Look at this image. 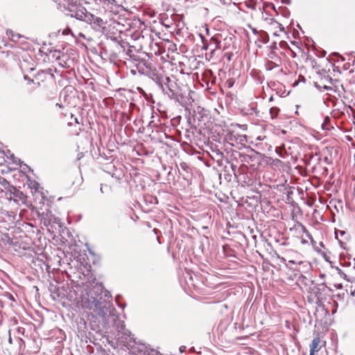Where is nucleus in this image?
<instances>
[{"instance_id": "f257e3e1", "label": "nucleus", "mask_w": 355, "mask_h": 355, "mask_svg": "<svg viewBox=\"0 0 355 355\" xmlns=\"http://www.w3.org/2000/svg\"><path fill=\"white\" fill-rule=\"evenodd\" d=\"M76 304L78 307L93 311L97 313L106 325L110 322L117 329L118 339L121 343L134 340L131 332L125 329L124 322L116 315V309L112 303V295L104 289L101 284L95 279L82 282L76 286Z\"/></svg>"}, {"instance_id": "f03ea898", "label": "nucleus", "mask_w": 355, "mask_h": 355, "mask_svg": "<svg viewBox=\"0 0 355 355\" xmlns=\"http://www.w3.org/2000/svg\"><path fill=\"white\" fill-rule=\"evenodd\" d=\"M85 23L89 24L96 32L104 33L106 31L107 21L94 14L87 15Z\"/></svg>"}, {"instance_id": "7ed1b4c3", "label": "nucleus", "mask_w": 355, "mask_h": 355, "mask_svg": "<svg viewBox=\"0 0 355 355\" xmlns=\"http://www.w3.org/2000/svg\"><path fill=\"white\" fill-rule=\"evenodd\" d=\"M133 349L136 355H162L156 349L142 343L137 344Z\"/></svg>"}, {"instance_id": "20e7f679", "label": "nucleus", "mask_w": 355, "mask_h": 355, "mask_svg": "<svg viewBox=\"0 0 355 355\" xmlns=\"http://www.w3.org/2000/svg\"><path fill=\"white\" fill-rule=\"evenodd\" d=\"M69 15L71 17H74L78 20L86 21V19L87 18V15H89L90 12H87L86 8L84 7H79L76 8H71L69 10Z\"/></svg>"}, {"instance_id": "39448f33", "label": "nucleus", "mask_w": 355, "mask_h": 355, "mask_svg": "<svg viewBox=\"0 0 355 355\" xmlns=\"http://www.w3.org/2000/svg\"><path fill=\"white\" fill-rule=\"evenodd\" d=\"M9 191H10V195H11V196L10 197V199L12 198H15V201H17V202L20 201L21 202H25L26 196L23 193L22 191L18 190L15 187H11V189Z\"/></svg>"}, {"instance_id": "423d86ee", "label": "nucleus", "mask_w": 355, "mask_h": 355, "mask_svg": "<svg viewBox=\"0 0 355 355\" xmlns=\"http://www.w3.org/2000/svg\"><path fill=\"white\" fill-rule=\"evenodd\" d=\"M139 72L146 75H150L152 73L151 64L146 61H141L138 64Z\"/></svg>"}, {"instance_id": "0eeeda50", "label": "nucleus", "mask_w": 355, "mask_h": 355, "mask_svg": "<svg viewBox=\"0 0 355 355\" xmlns=\"http://www.w3.org/2000/svg\"><path fill=\"white\" fill-rule=\"evenodd\" d=\"M229 139L232 141H235L237 144H239L242 146H245L247 143L248 139L247 136L244 135L239 134H231L230 135Z\"/></svg>"}, {"instance_id": "6e6552de", "label": "nucleus", "mask_w": 355, "mask_h": 355, "mask_svg": "<svg viewBox=\"0 0 355 355\" xmlns=\"http://www.w3.org/2000/svg\"><path fill=\"white\" fill-rule=\"evenodd\" d=\"M320 343V339L318 337L314 338L310 344V351L311 353H315L319 351V344Z\"/></svg>"}, {"instance_id": "1a4fd4ad", "label": "nucleus", "mask_w": 355, "mask_h": 355, "mask_svg": "<svg viewBox=\"0 0 355 355\" xmlns=\"http://www.w3.org/2000/svg\"><path fill=\"white\" fill-rule=\"evenodd\" d=\"M28 186L31 189V190H34L35 193L40 192V185L38 182L35 181H30Z\"/></svg>"}, {"instance_id": "9d476101", "label": "nucleus", "mask_w": 355, "mask_h": 355, "mask_svg": "<svg viewBox=\"0 0 355 355\" xmlns=\"http://www.w3.org/2000/svg\"><path fill=\"white\" fill-rule=\"evenodd\" d=\"M330 119L329 116L324 118V122L322 123L321 127L323 130H330L331 126L329 124Z\"/></svg>"}, {"instance_id": "9b49d317", "label": "nucleus", "mask_w": 355, "mask_h": 355, "mask_svg": "<svg viewBox=\"0 0 355 355\" xmlns=\"http://www.w3.org/2000/svg\"><path fill=\"white\" fill-rule=\"evenodd\" d=\"M0 184L5 188V189H9V190L11 189V187H12V186H11L10 184V183L5 179V178H1L0 180Z\"/></svg>"}, {"instance_id": "f8f14e48", "label": "nucleus", "mask_w": 355, "mask_h": 355, "mask_svg": "<svg viewBox=\"0 0 355 355\" xmlns=\"http://www.w3.org/2000/svg\"><path fill=\"white\" fill-rule=\"evenodd\" d=\"M338 274L340 275V277L347 281H349L348 279H347V275L341 270L339 268H336Z\"/></svg>"}, {"instance_id": "ddd939ff", "label": "nucleus", "mask_w": 355, "mask_h": 355, "mask_svg": "<svg viewBox=\"0 0 355 355\" xmlns=\"http://www.w3.org/2000/svg\"><path fill=\"white\" fill-rule=\"evenodd\" d=\"M279 112V109L277 107H271L270 110V113L271 114L272 118L275 117Z\"/></svg>"}, {"instance_id": "4468645a", "label": "nucleus", "mask_w": 355, "mask_h": 355, "mask_svg": "<svg viewBox=\"0 0 355 355\" xmlns=\"http://www.w3.org/2000/svg\"><path fill=\"white\" fill-rule=\"evenodd\" d=\"M110 188L107 185H101L100 191L102 193H107L110 191Z\"/></svg>"}, {"instance_id": "2eb2a0df", "label": "nucleus", "mask_w": 355, "mask_h": 355, "mask_svg": "<svg viewBox=\"0 0 355 355\" xmlns=\"http://www.w3.org/2000/svg\"><path fill=\"white\" fill-rule=\"evenodd\" d=\"M268 57L269 58L272 59V60H278L279 61V58L276 55L275 53L273 52V51H271L269 54H268Z\"/></svg>"}, {"instance_id": "dca6fc26", "label": "nucleus", "mask_w": 355, "mask_h": 355, "mask_svg": "<svg viewBox=\"0 0 355 355\" xmlns=\"http://www.w3.org/2000/svg\"><path fill=\"white\" fill-rule=\"evenodd\" d=\"M279 66V64L275 63V62H269L268 63L267 67L270 69H271L272 67Z\"/></svg>"}, {"instance_id": "f3484780", "label": "nucleus", "mask_w": 355, "mask_h": 355, "mask_svg": "<svg viewBox=\"0 0 355 355\" xmlns=\"http://www.w3.org/2000/svg\"><path fill=\"white\" fill-rule=\"evenodd\" d=\"M338 232L340 233V236H343L345 234V232L344 231H336V237L338 239Z\"/></svg>"}, {"instance_id": "a211bd4d", "label": "nucleus", "mask_w": 355, "mask_h": 355, "mask_svg": "<svg viewBox=\"0 0 355 355\" xmlns=\"http://www.w3.org/2000/svg\"><path fill=\"white\" fill-rule=\"evenodd\" d=\"M71 33V30L69 28H66L63 31L62 34L63 35H68Z\"/></svg>"}, {"instance_id": "6ab92c4d", "label": "nucleus", "mask_w": 355, "mask_h": 355, "mask_svg": "<svg viewBox=\"0 0 355 355\" xmlns=\"http://www.w3.org/2000/svg\"><path fill=\"white\" fill-rule=\"evenodd\" d=\"M104 1L105 2L107 1L109 3H111V4H116V1L115 0H105Z\"/></svg>"}, {"instance_id": "aec40b11", "label": "nucleus", "mask_w": 355, "mask_h": 355, "mask_svg": "<svg viewBox=\"0 0 355 355\" xmlns=\"http://www.w3.org/2000/svg\"><path fill=\"white\" fill-rule=\"evenodd\" d=\"M279 28L282 31H284V28L282 26V24H279Z\"/></svg>"}, {"instance_id": "412c9836", "label": "nucleus", "mask_w": 355, "mask_h": 355, "mask_svg": "<svg viewBox=\"0 0 355 355\" xmlns=\"http://www.w3.org/2000/svg\"><path fill=\"white\" fill-rule=\"evenodd\" d=\"M252 32L254 34H258V31L255 28H252Z\"/></svg>"}, {"instance_id": "4be33fe9", "label": "nucleus", "mask_w": 355, "mask_h": 355, "mask_svg": "<svg viewBox=\"0 0 355 355\" xmlns=\"http://www.w3.org/2000/svg\"><path fill=\"white\" fill-rule=\"evenodd\" d=\"M24 167L23 168V169H25V168H27L30 170L29 167L26 164H24Z\"/></svg>"}, {"instance_id": "5701e85b", "label": "nucleus", "mask_w": 355, "mask_h": 355, "mask_svg": "<svg viewBox=\"0 0 355 355\" xmlns=\"http://www.w3.org/2000/svg\"><path fill=\"white\" fill-rule=\"evenodd\" d=\"M200 37H201V40L202 41V42L204 43V37H202V35L200 34Z\"/></svg>"}, {"instance_id": "b1692460", "label": "nucleus", "mask_w": 355, "mask_h": 355, "mask_svg": "<svg viewBox=\"0 0 355 355\" xmlns=\"http://www.w3.org/2000/svg\"><path fill=\"white\" fill-rule=\"evenodd\" d=\"M289 263H293V264L295 263V262L294 261H293V260H290Z\"/></svg>"}, {"instance_id": "393cba45", "label": "nucleus", "mask_w": 355, "mask_h": 355, "mask_svg": "<svg viewBox=\"0 0 355 355\" xmlns=\"http://www.w3.org/2000/svg\"><path fill=\"white\" fill-rule=\"evenodd\" d=\"M352 295L355 297V290L352 293Z\"/></svg>"}, {"instance_id": "a878e982", "label": "nucleus", "mask_w": 355, "mask_h": 355, "mask_svg": "<svg viewBox=\"0 0 355 355\" xmlns=\"http://www.w3.org/2000/svg\"><path fill=\"white\" fill-rule=\"evenodd\" d=\"M315 353H311V351H310V354L309 355H314Z\"/></svg>"}, {"instance_id": "bb28decb", "label": "nucleus", "mask_w": 355, "mask_h": 355, "mask_svg": "<svg viewBox=\"0 0 355 355\" xmlns=\"http://www.w3.org/2000/svg\"><path fill=\"white\" fill-rule=\"evenodd\" d=\"M203 49H207V46H203Z\"/></svg>"}, {"instance_id": "cd10ccee", "label": "nucleus", "mask_w": 355, "mask_h": 355, "mask_svg": "<svg viewBox=\"0 0 355 355\" xmlns=\"http://www.w3.org/2000/svg\"><path fill=\"white\" fill-rule=\"evenodd\" d=\"M354 268L355 269V263H354Z\"/></svg>"}]
</instances>
